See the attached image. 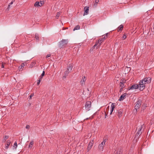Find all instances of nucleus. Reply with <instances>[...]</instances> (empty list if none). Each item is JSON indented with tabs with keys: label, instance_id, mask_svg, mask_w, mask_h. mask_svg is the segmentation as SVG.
Listing matches in <instances>:
<instances>
[{
	"label": "nucleus",
	"instance_id": "nucleus-1",
	"mask_svg": "<svg viewBox=\"0 0 154 154\" xmlns=\"http://www.w3.org/2000/svg\"><path fill=\"white\" fill-rule=\"evenodd\" d=\"M68 42V39H63L61 41L59 42L58 46L60 48H62L64 47H65L66 46Z\"/></svg>",
	"mask_w": 154,
	"mask_h": 154
},
{
	"label": "nucleus",
	"instance_id": "nucleus-2",
	"mask_svg": "<svg viewBox=\"0 0 154 154\" xmlns=\"http://www.w3.org/2000/svg\"><path fill=\"white\" fill-rule=\"evenodd\" d=\"M146 83H147L145 81V82L144 81V78L140 82L139 85L140 86V91H143L145 88V85Z\"/></svg>",
	"mask_w": 154,
	"mask_h": 154
},
{
	"label": "nucleus",
	"instance_id": "nucleus-3",
	"mask_svg": "<svg viewBox=\"0 0 154 154\" xmlns=\"http://www.w3.org/2000/svg\"><path fill=\"white\" fill-rule=\"evenodd\" d=\"M106 140V138L104 137L103 138V141L102 142L99 146V149L100 151H103L104 147L105 145V142Z\"/></svg>",
	"mask_w": 154,
	"mask_h": 154
},
{
	"label": "nucleus",
	"instance_id": "nucleus-4",
	"mask_svg": "<svg viewBox=\"0 0 154 154\" xmlns=\"http://www.w3.org/2000/svg\"><path fill=\"white\" fill-rule=\"evenodd\" d=\"M85 109L87 111H89L91 107V102L90 101H87L85 105Z\"/></svg>",
	"mask_w": 154,
	"mask_h": 154
},
{
	"label": "nucleus",
	"instance_id": "nucleus-5",
	"mask_svg": "<svg viewBox=\"0 0 154 154\" xmlns=\"http://www.w3.org/2000/svg\"><path fill=\"white\" fill-rule=\"evenodd\" d=\"M142 102V100L140 99L138 100L136 102V105L134 107L135 109L136 110L140 107Z\"/></svg>",
	"mask_w": 154,
	"mask_h": 154
},
{
	"label": "nucleus",
	"instance_id": "nucleus-6",
	"mask_svg": "<svg viewBox=\"0 0 154 154\" xmlns=\"http://www.w3.org/2000/svg\"><path fill=\"white\" fill-rule=\"evenodd\" d=\"M125 81V80H124L122 79L121 80L119 83V86L121 88H124L125 87V85L124 83Z\"/></svg>",
	"mask_w": 154,
	"mask_h": 154
},
{
	"label": "nucleus",
	"instance_id": "nucleus-7",
	"mask_svg": "<svg viewBox=\"0 0 154 154\" xmlns=\"http://www.w3.org/2000/svg\"><path fill=\"white\" fill-rule=\"evenodd\" d=\"M140 87L139 85L134 84L129 89V90H133V89H137Z\"/></svg>",
	"mask_w": 154,
	"mask_h": 154
},
{
	"label": "nucleus",
	"instance_id": "nucleus-8",
	"mask_svg": "<svg viewBox=\"0 0 154 154\" xmlns=\"http://www.w3.org/2000/svg\"><path fill=\"white\" fill-rule=\"evenodd\" d=\"M84 10L85 12L83 14V16L87 15L88 14L89 7L85 6V7Z\"/></svg>",
	"mask_w": 154,
	"mask_h": 154
},
{
	"label": "nucleus",
	"instance_id": "nucleus-9",
	"mask_svg": "<svg viewBox=\"0 0 154 154\" xmlns=\"http://www.w3.org/2000/svg\"><path fill=\"white\" fill-rule=\"evenodd\" d=\"M93 144V141H92V142H90L88 144V146L87 148L88 152L89 151V150L91 149L92 146Z\"/></svg>",
	"mask_w": 154,
	"mask_h": 154
},
{
	"label": "nucleus",
	"instance_id": "nucleus-10",
	"mask_svg": "<svg viewBox=\"0 0 154 154\" xmlns=\"http://www.w3.org/2000/svg\"><path fill=\"white\" fill-rule=\"evenodd\" d=\"M86 80L85 76H83L81 81V84L82 85L85 84V82Z\"/></svg>",
	"mask_w": 154,
	"mask_h": 154
},
{
	"label": "nucleus",
	"instance_id": "nucleus-11",
	"mask_svg": "<svg viewBox=\"0 0 154 154\" xmlns=\"http://www.w3.org/2000/svg\"><path fill=\"white\" fill-rule=\"evenodd\" d=\"M127 94V93H125L121 95L119 99V101H121L123 100L124 98H125Z\"/></svg>",
	"mask_w": 154,
	"mask_h": 154
},
{
	"label": "nucleus",
	"instance_id": "nucleus-12",
	"mask_svg": "<svg viewBox=\"0 0 154 154\" xmlns=\"http://www.w3.org/2000/svg\"><path fill=\"white\" fill-rule=\"evenodd\" d=\"M123 110L122 109H119L118 111V116L119 118H120L122 116Z\"/></svg>",
	"mask_w": 154,
	"mask_h": 154
},
{
	"label": "nucleus",
	"instance_id": "nucleus-13",
	"mask_svg": "<svg viewBox=\"0 0 154 154\" xmlns=\"http://www.w3.org/2000/svg\"><path fill=\"white\" fill-rule=\"evenodd\" d=\"M100 45H101V44H100V41H97L96 42L95 44L94 45V46L96 47V48L97 49L100 47Z\"/></svg>",
	"mask_w": 154,
	"mask_h": 154
},
{
	"label": "nucleus",
	"instance_id": "nucleus-14",
	"mask_svg": "<svg viewBox=\"0 0 154 154\" xmlns=\"http://www.w3.org/2000/svg\"><path fill=\"white\" fill-rule=\"evenodd\" d=\"M115 103H112L111 104V112H110V115H111L112 114V112H113V111L114 110V109L115 108Z\"/></svg>",
	"mask_w": 154,
	"mask_h": 154
},
{
	"label": "nucleus",
	"instance_id": "nucleus-15",
	"mask_svg": "<svg viewBox=\"0 0 154 154\" xmlns=\"http://www.w3.org/2000/svg\"><path fill=\"white\" fill-rule=\"evenodd\" d=\"M144 81L145 82L146 81L147 83H149L151 81V78L150 77L145 78H144Z\"/></svg>",
	"mask_w": 154,
	"mask_h": 154
},
{
	"label": "nucleus",
	"instance_id": "nucleus-16",
	"mask_svg": "<svg viewBox=\"0 0 154 154\" xmlns=\"http://www.w3.org/2000/svg\"><path fill=\"white\" fill-rule=\"evenodd\" d=\"M73 66L72 64H70L69 65L68 67H67V69L68 70L69 72H70L72 68H73Z\"/></svg>",
	"mask_w": 154,
	"mask_h": 154
},
{
	"label": "nucleus",
	"instance_id": "nucleus-17",
	"mask_svg": "<svg viewBox=\"0 0 154 154\" xmlns=\"http://www.w3.org/2000/svg\"><path fill=\"white\" fill-rule=\"evenodd\" d=\"M11 143V142L9 140H8L6 143V147L5 148L6 149L8 148L9 146H10Z\"/></svg>",
	"mask_w": 154,
	"mask_h": 154
},
{
	"label": "nucleus",
	"instance_id": "nucleus-18",
	"mask_svg": "<svg viewBox=\"0 0 154 154\" xmlns=\"http://www.w3.org/2000/svg\"><path fill=\"white\" fill-rule=\"evenodd\" d=\"M123 28V26L122 25H120L118 28V31H122Z\"/></svg>",
	"mask_w": 154,
	"mask_h": 154
},
{
	"label": "nucleus",
	"instance_id": "nucleus-19",
	"mask_svg": "<svg viewBox=\"0 0 154 154\" xmlns=\"http://www.w3.org/2000/svg\"><path fill=\"white\" fill-rule=\"evenodd\" d=\"M99 0H95V2H94L93 3H94V6L96 7L97 6V4H98L99 2Z\"/></svg>",
	"mask_w": 154,
	"mask_h": 154
},
{
	"label": "nucleus",
	"instance_id": "nucleus-20",
	"mask_svg": "<svg viewBox=\"0 0 154 154\" xmlns=\"http://www.w3.org/2000/svg\"><path fill=\"white\" fill-rule=\"evenodd\" d=\"M35 38L38 41H39V37L38 34L37 33L35 34Z\"/></svg>",
	"mask_w": 154,
	"mask_h": 154
},
{
	"label": "nucleus",
	"instance_id": "nucleus-21",
	"mask_svg": "<svg viewBox=\"0 0 154 154\" xmlns=\"http://www.w3.org/2000/svg\"><path fill=\"white\" fill-rule=\"evenodd\" d=\"M34 142L33 141H32L29 143V148H31L32 147V146Z\"/></svg>",
	"mask_w": 154,
	"mask_h": 154
},
{
	"label": "nucleus",
	"instance_id": "nucleus-22",
	"mask_svg": "<svg viewBox=\"0 0 154 154\" xmlns=\"http://www.w3.org/2000/svg\"><path fill=\"white\" fill-rule=\"evenodd\" d=\"M69 72V71L66 69V70L65 71L64 73V77L65 78L68 75V73Z\"/></svg>",
	"mask_w": 154,
	"mask_h": 154
},
{
	"label": "nucleus",
	"instance_id": "nucleus-23",
	"mask_svg": "<svg viewBox=\"0 0 154 154\" xmlns=\"http://www.w3.org/2000/svg\"><path fill=\"white\" fill-rule=\"evenodd\" d=\"M80 27L79 25L76 26L73 29V31L76 30H78L80 29Z\"/></svg>",
	"mask_w": 154,
	"mask_h": 154
},
{
	"label": "nucleus",
	"instance_id": "nucleus-24",
	"mask_svg": "<svg viewBox=\"0 0 154 154\" xmlns=\"http://www.w3.org/2000/svg\"><path fill=\"white\" fill-rule=\"evenodd\" d=\"M34 5L35 7H39V2H36L35 3Z\"/></svg>",
	"mask_w": 154,
	"mask_h": 154
},
{
	"label": "nucleus",
	"instance_id": "nucleus-25",
	"mask_svg": "<svg viewBox=\"0 0 154 154\" xmlns=\"http://www.w3.org/2000/svg\"><path fill=\"white\" fill-rule=\"evenodd\" d=\"M17 87L18 88H22V86L21 85V84L20 83H17Z\"/></svg>",
	"mask_w": 154,
	"mask_h": 154
},
{
	"label": "nucleus",
	"instance_id": "nucleus-26",
	"mask_svg": "<svg viewBox=\"0 0 154 154\" xmlns=\"http://www.w3.org/2000/svg\"><path fill=\"white\" fill-rule=\"evenodd\" d=\"M15 1V0H12L11 2L9 4L8 6V8H10L11 5L13 4V2H14Z\"/></svg>",
	"mask_w": 154,
	"mask_h": 154
},
{
	"label": "nucleus",
	"instance_id": "nucleus-27",
	"mask_svg": "<svg viewBox=\"0 0 154 154\" xmlns=\"http://www.w3.org/2000/svg\"><path fill=\"white\" fill-rule=\"evenodd\" d=\"M141 134V132H139L138 131L136 134L135 136V137H137L138 135H140Z\"/></svg>",
	"mask_w": 154,
	"mask_h": 154
},
{
	"label": "nucleus",
	"instance_id": "nucleus-28",
	"mask_svg": "<svg viewBox=\"0 0 154 154\" xmlns=\"http://www.w3.org/2000/svg\"><path fill=\"white\" fill-rule=\"evenodd\" d=\"M14 148L15 149H16L17 148V143L16 141L15 142V143H14Z\"/></svg>",
	"mask_w": 154,
	"mask_h": 154
},
{
	"label": "nucleus",
	"instance_id": "nucleus-29",
	"mask_svg": "<svg viewBox=\"0 0 154 154\" xmlns=\"http://www.w3.org/2000/svg\"><path fill=\"white\" fill-rule=\"evenodd\" d=\"M143 127H144V124L142 125L141 126L140 128H139V130L138 131L140 132V131H141L142 129L143 128Z\"/></svg>",
	"mask_w": 154,
	"mask_h": 154
},
{
	"label": "nucleus",
	"instance_id": "nucleus-30",
	"mask_svg": "<svg viewBox=\"0 0 154 154\" xmlns=\"http://www.w3.org/2000/svg\"><path fill=\"white\" fill-rule=\"evenodd\" d=\"M60 13L61 12H59L57 13V14L56 16V17L57 19H58L59 16L60 15Z\"/></svg>",
	"mask_w": 154,
	"mask_h": 154
},
{
	"label": "nucleus",
	"instance_id": "nucleus-31",
	"mask_svg": "<svg viewBox=\"0 0 154 154\" xmlns=\"http://www.w3.org/2000/svg\"><path fill=\"white\" fill-rule=\"evenodd\" d=\"M104 39L102 38L100 39H99L98 41H100V44H101V43L103 41Z\"/></svg>",
	"mask_w": 154,
	"mask_h": 154
},
{
	"label": "nucleus",
	"instance_id": "nucleus-32",
	"mask_svg": "<svg viewBox=\"0 0 154 154\" xmlns=\"http://www.w3.org/2000/svg\"><path fill=\"white\" fill-rule=\"evenodd\" d=\"M44 4V2L42 1H40L39 2V6L41 7L42 6V5Z\"/></svg>",
	"mask_w": 154,
	"mask_h": 154
},
{
	"label": "nucleus",
	"instance_id": "nucleus-33",
	"mask_svg": "<svg viewBox=\"0 0 154 154\" xmlns=\"http://www.w3.org/2000/svg\"><path fill=\"white\" fill-rule=\"evenodd\" d=\"M45 74V72L44 71H43L42 73V74L40 76L43 77L44 75Z\"/></svg>",
	"mask_w": 154,
	"mask_h": 154
},
{
	"label": "nucleus",
	"instance_id": "nucleus-34",
	"mask_svg": "<svg viewBox=\"0 0 154 154\" xmlns=\"http://www.w3.org/2000/svg\"><path fill=\"white\" fill-rule=\"evenodd\" d=\"M108 33H106V35H104V37L103 38L104 40L106 39L107 38Z\"/></svg>",
	"mask_w": 154,
	"mask_h": 154
},
{
	"label": "nucleus",
	"instance_id": "nucleus-35",
	"mask_svg": "<svg viewBox=\"0 0 154 154\" xmlns=\"http://www.w3.org/2000/svg\"><path fill=\"white\" fill-rule=\"evenodd\" d=\"M5 64V63H2V65H1V67L2 68H4V65Z\"/></svg>",
	"mask_w": 154,
	"mask_h": 154
},
{
	"label": "nucleus",
	"instance_id": "nucleus-36",
	"mask_svg": "<svg viewBox=\"0 0 154 154\" xmlns=\"http://www.w3.org/2000/svg\"><path fill=\"white\" fill-rule=\"evenodd\" d=\"M35 62H33L32 63V64L30 65V66H31L32 67L33 66H35Z\"/></svg>",
	"mask_w": 154,
	"mask_h": 154
},
{
	"label": "nucleus",
	"instance_id": "nucleus-37",
	"mask_svg": "<svg viewBox=\"0 0 154 154\" xmlns=\"http://www.w3.org/2000/svg\"><path fill=\"white\" fill-rule=\"evenodd\" d=\"M126 38V35L125 34L123 36L122 38L124 39H125Z\"/></svg>",
	"mask_w": 154,
	"mask_h": 154
},
{
	"label": "nucleus",
	"instance_id": "nucleus-38",
	"mask_svg": "<svg viewBox=\"0 0 154 154\" xmlns=\"http://www.w3.org/2000/svg\"><path fill=\"white\" fill-rule=\"evenodd\" d=\"M40 82H41V81H40V80H38L37 82V85H39Z\"/></svg>",
	"mask_w": 154,
	"mask_h": 154
},
{
	"label": "nucleus",
	"instance_id": "nucleus-39",
	"mask_svg": "<svg viewBox=\"0 0 154 154\" xmlns=\"http://www.w3.org/2000/svg\"><path fill=\"white\" fill-rule=\"evenodd\" d=\"M122 153L121 151H117L116 153V154H122Z\"/></svg>",
	"mask_w": 154,
	"mask_h": 154
},
{
	"label": "nucleus",
	"instance_id": "nucleus-40",
	"mask_svg": "<svg viewBox=\"0 0 154 154\" xmlns=\"http://www.w3.org/2000/svg\"><path fill=\"white\" fill-rule=\"evenodd\" d=\"M34 95V94H32L29 97V99H31L32 97H33Z\"/></svg>",
	"mask_w": 154,
	"mask_h": 154
},
{
	"label": "nucleus",
	"instance_id": "nucleus-41",
	"mask_svg": "<svg viewBox=\"0 0 154 154\" xmlns=\"http://www.w3.org/2000/svg\"><path fill=\"white\" fill-rule=\"evenodd\" d=\"M8 138H9V136H6L5 137L4 139H5V140H6L7 139H8Z\"/></svg>",
	"mask_w": 154,
	"mask_h": 154
},
{
	"label": "nucleus",
	"instance_id": "nucleus-42",
	"mask_svg": "<svg viewBox=\"0 0 154 154\" xmlns=\"http://www.w3.org/2000/svg\"><path fill=\"white\" fill-rule=\"evenodd\" d=\"M29 127H30V126L29 125H27L26 127V128L27 129H29Z\"/></svg>",
	"mask_w": 154,
	"mask_h": 154
},
{
	"label": "nucleus",
	"instance_id": "nucleus-43",
	"mask_svg": "<svg viewBox=\"0 0 154 154\" xmlns=\"http://www.w3.org/2000/svg\"><path fill=\"white\" fill-rule=\"evenodd\" d=\"M51 56V54H48L46 56V58H48L49 57Z\"/></svg>",
	"mask_w": 154,
	"mask_h": 154
},
{
	"label": "nucleus",
	"instance_id": "nucleus-44",
	"mask_svg": "<svg viewBox=\"0 0 154 154\" xmlns=\"http://www.w3.org/2000/svg\"><path fill=\"white\" fill-rule=\"evenodd\" d=\"M42 77L40 76L39 77V79L38 80H40V81H41L42 80Z\"/></svg>",
	"mask_w": 154,
	"mask_h": 154
},
{
	"label": "nucleus",
	"instance_id": "nucleus-45",
	"mask_svg": "<svg viewBox=\"0 0 154 154\" xmlns=\"http://www.w3.org/2000/svg\"><path fill=\"white\" fill-rule=\"evenodd\" d=\"M123 88H120V92H121L122 91Z\"/></svg>",
	"mask_w": 154,
	"mask_h": 154
},
{
	"label": "nucleus",
	"instance_id": "nucleus-46",
	"mask_svg": "<svg viewBox=\"0 0 154 154\" xmlns=\"http://www.w3.org/2000/svg\"><path fill=\"white\" fill-rule=\"evenodd\" d=\"M105 114H106V115H105V118H106V116H107V114L105 112Z\"/></svg>",
	"mask_w": 154,
	"mask_h": 154
},
{
	"label": "nucleus",
	"instance_id": "nucleus-47",
	"mask_svg": "<svg viewBox=\"0 0 154 154\" xmlns=\"http://www.w3.org/2000/svg\"><path fill=\"white\" fill-rule=\"evenodd\" d=\"M95 47H94V46L92 48H93V49H94V48H95Z\"/></svg>",
	"mask_w": 154,
	"mask_h": 154
},
{
	"label": "nucleus",
	"instance_id": "nucleus-48",
	"mask_svg": "<svg viewBox=\"0 0 154 154\" xmlns=\"http://www.w3.org/2000/svg\"><path fill=\"white\" fill-rule=\"evenodd\" d=\"M23 66H23H23H21V67H23Z\"/></svg>",
	"mask_w": 154,
	"mask_h": 154
},
{
	"label": "nucleus",
	"instance_id": "nucleus-49",
	"mask_svg": "<svg viewBox=\"0 0 154 154\" xmlns=\"http://www.w3.org/2000/svg\"><path fill=\"white\" fill-rule=\"evenodd\" d=\"M22 64H23V66H24L25 65L24 64V63H22Z\"/></svg>",
	"mask_w": 154,
	"mask_h": 154
},
{
	"label": "nucleus",
	"instance_id": "nucleus-50",
	"mask_svg": "<svg viewBox=\"0 0 154 154\" xmlns=\"http://www.w3.org/2000/svg\"><path fill=\"white\" fill-rule=\"evenodd\" d=\"M68 29L67 27L66 28V29Z\"/></svg>",
	"mask_w": 154,
	"mask_h": 154
}]
</instances>
